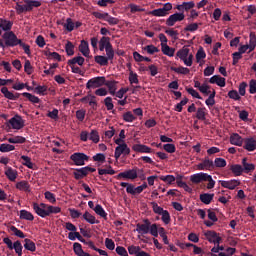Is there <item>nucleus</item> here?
<instances>
[{
	"label": "nucleus",
	"mask_w": 256,
	"mask_h": 256,
	"mask_svg": "<svg viewBox=\"0 0 256 256\" xmlns=\"http://www.w3.org/2000/svg\"><path fill=\"white\" fill-rule=\"evenodd\" d=\"M135 231H137V233L142 237L149 233L150 235H152V237H159V224H151V221H149V219H144L143 224H136Z\"/></svg>",
	"instance_id": "1"
},
{
	"label": "nucleus",
	"mask_w": 256,
	"mask_h": 256,
	"mask_svg": "<svg viewBox=\"0 0 256 256\" xmlns=\"http://www.w3.org/2000/svg\"><path fill=\"white\" fill-rule=\"evenodd\" d=\"M43 5L41 0H22L16 3L15 11L18 15L22 13H29L38 7Z\"/></svg>",
	"instance_id": "2"
},
{
	"label": "nucleus",
	"mask_w": 256,
	"mask_h": 256,
	"mask_svg": "<svg viewBox=\"0 0 256 256\" xmlns=\"http://www.w3.org/2000/svg\"><path fill=\"white\" fill-rule=\"evenodd\" d=\"M191 183L195 185H199V183H203V181H208L207 189H213L215 187V180H213V176L200 172L190 176Z\"/></svg>",
	"instance_id": "3"
},
{
	"label": "nucleus",
	"mask_w": 256,
	"mask_h": 256,
	"mask_svg": "<svg viewBox=\"0 0 256 256\" xmlns=\"http://www.w3.org/2000/svg\"><path fill=\"white\" fill-rule=\"evenodd\" d=\"M176 59H180L186 67H191L193 65V53H191V50H189V47L187 46H184L177 51Z\"/></svg>",
	"instance_id": "4"
},
{
	"label": "nucleus",
	"mask_w": 256,
	"mask_h": 256,
	"mask_svg": "<svg viewBox=\"0 0 256 256\" xmlns=\"http://www.w3.org/2000/svg\"><path fill=\"white\" fill-rule=\"evenodd\" d=\"M151 205L155 215H161V221L164 225H169V223H171V214L169 211L163 209V207L159 206L157 202H151Z\"/></svg>",
	"instance_id": "5"
},
{
	"label": "nucleus",
	"mask_w": 256,
	"mask_h": 256,
	"mask_svg": "<svg viewBox=\"0 0 256 256\" xmlns=\"http://www.w3.org/2000/svg\"><path fill=\"white\" fill-rule=\"evenodd\" d=\"M116 145H118L115 148V152H114V157L116 161H119V159L121 158V155H123V157H127V155H131V148H129L126 142L116 143Z\"/></svg>",
	"instance_id": "6"
},
{
	"label": "nucleus",
	"mask_w": 256,
	"mask_h": 256,
	"mask_svg": "<svg viewBox=\"0 0 256 256\" xmlns=\"http://www.w3.org/2000/svg\"><path fill=\"white\" fill-rule=\"evenodd\" d=\"M99 51H106V55L109 57L115 54V50H113V45L111 44V38L104 36L100 39Z\"/></svg>",
	"instance_id": "7"
},
{
	"label": "nucleus",
	"mask_w": 256,
	"mask_h": 256,
	"mask_svg": "<svg viewBox=\"0 0 256 256\" xmlns=\"http://www.w3.org/2000/svg\"><path fill=\"white\" fill-rule=\"evenodd\" d=\"M3 39L5 40V45H7V47H17V45L21 43V39H18L17 35L12 31L4 33Z\"/></svg>",
	"instance_id": "8"
},
{
	"label": "nucleus",
	"mask_w": 256,
	"mask_h": 256,
	"mask_svg": "<svg viewBox=\"0 0 256 256\" xmlns=\"http://www.w3.org/2000/svg\"><path fill=\"white\" fill-rule=\"evenodd\" d=\"M105 85V76L91 78L86 83V89H99Z\"/></svg>",
	"instance_id": "9"
},
{
	"label": "nucleus",
	"mask_w": 256,
	"mask_h": 256,
	"mask_svg": "<svg viewBox=\"0 0 256 256\" xmlns=\"http://www.w3.org/2000/svg\"><path fill=\"white\" fill-rule=\"evenodd\" d=\"M33 211L38 215V217H42V219H45V217H48L47 207L48 205L45 203H37L34 202L32 204Z\"/></svg>",
	"instance_id": "10"
},
{
	"label": "nucleus",
	"mask_w": 256,
	"mask_h": 256,
	"mask_svg": "<svg viewBox=\"0 0 256 256\" xmlns=\"http://www.w3.org/2000/svg\"><path fill=\"white\" fill-rule=\"evenodd\" d=\"M71 161H73L74 165L83 166L85 165V161H89V156L85 153L76 152L70 156Z\"/></svg>",
	"instance_id": "11"
},
{
	"label": "nucleus",
	"mask_w": 256,
	"mask_h": 256,
	"mask_svg": "<svg viewBox=\"0 0 256 256\" xmlns=\"http://www.w3.org/2000/svg\"><path fill=\"white\" fill-rule=\"evenodd\" d=\"M219 183L221 187L224 189H229L230 191H233L234 189H237L241 185V180L239 179H231V180H219Z\"/></svg>",
	"instance_id": "12"
},
{
	"label": "nucleus",
	"mask_w": 256,
	"mask_h": 256,
	"mask_svg": "<svg viewBox=\"0 0 256 256\" xmlns=\"http://www.w3.org/2000/svg\"><path fill=\"white\" fill-rule=\"evenodd\" d=\"M137 177H138L137 168H134V169L126 170L124 172H120L116 176V179H129L130 181H135Z\"/></svg>",
	"instance_id": "13"
},
{
	"label": "nucleus",
	"mask_w": 256,
	"mask_h": 256,
	"mask_svg": "<svg viewBox=\"0 0 256 256\" xmlns=\"http://www.w3.org/2000/svg\"><path fill=\"white\" fill-rule=\"evenodd\" d=\"M95 171H97L95 168L85 166L80 169H76V171L74 172V177L75 179H83L84 177H87L89 173H95Z\"/></svg>",
	"instance_id": "14"
},
{
	"label": "nucleus",
	"mask_w": 256,
	"mask_h": 256,
	"mask_svg": "<svg viewBox=\"0 0 256 256\" xmlns=\"http://www.w3.org/2000/svg\"><path fill=\"white\" fill-rule=\"evenodd\" d=\"M9 123L12 127V129H16L19 131V129H23L25 127V120L19 115H15L9 120Z\"/></svg>",
	"instance_id": "15"
},
{
	"label": "nucleus",
	"mask_w": 256,
	"mask_h": 256,
	"mask_svg": "<svg viewBox=\"0 0 256 256\" xmlns=\"http://www.w3.org/2000/svg\"><path fill=\"white\" fill-rule=\"evenodd\" d=\"M185 19L184 13H174L170 15L166 20L167 27H173L175 23L183 21Z\"/></svg>",
	"instance_id": "16"
},
{
	"label": "nucleus",
	"mask_w": 256,
	"mask_h": 256,
	"mask_svg": "<svg viewBox=\"0 0 256 256\" xmlns=\"http://www.w3.org/2000/svg\"><path fill=\"white\" fill-rule=\"evenodd\" d=\"M114 58L115 54H112L111 57H109V55H97L94 57V61L95 63H97V65H100L101 67H107V65H109V61H113Z\"/></svg>",
	"instance_id": "17"
},
{
	"label": "nucleus",
	"mask_w": 256,
	"mask_h": 256,
	"mask_svg": "<svg viewBox=\"0 0 256 256\" xmlns=\"http://www.w3.org/2000/svg\"><path fill=\"white\" fill-rule=\"evenodd\" d=\"M204 236L208 242L213 243L214 245H219V243H221V236L215 231H206L204 232Z\"/></svg>",
	"instance_id": "18"
},
{
	"label": "nucleus",
	"mask_w": 256,
	"mask_h": 256,
	"mask_svg": "<svg viewBox=\"0 0 256 256\" xmlns=\"http://www.w3.org/2000/svg\"><path fill=\"white\" fill-rule=\"evenodd\" d=\"M198 171H212L214 169L213 160L205 158L201 163L197 165Z\"/></svg>",
	"instance_id": "19"
},
{
	"label": "nucleus",
	"mask_w": 256,
	"mask_h": 256,
	"mask_svg": "<svg viewBox=\"0 0 256 256\" xmlns=\"http://www.w3.org/2000/svg\"><path fill=\"white\" fill-rule=\"evenodd\" d=\"M80 53L83 55V57H86L89 59L91 57V50L89 49V42L85 40H81L80 45L78 47Z\"/></svg>",
	"instance_id": "20"
},
{
	"label": "nucleus",
	"mask_w": 256,
	"mask_h": 256,
	"mask_svg": "<svg viewBox=\"0 0 256 256\" xmlns=\"http://www.w3.org/2000/svg\"><path fill=\"white\" fill-rule=\"evenodd\" d=\"M244 141L245 140L243 139V137H241V135H239L238 133H232L230 135L231 145H235L236 147H243Z\"/></svg>",
	"instance_id": "21"
},
{
	"label": "nucleus",
	"mask_w": 256,
	"mask_h": 256,
	"mask_svg": "<svg viewBox=\"0 0 256 256\" xmlns=\"http://www.w3.org/2000/svg\"><path fill=\"white\" fill-rule=\"evenodd\" d=\"M132 151H135V153H152L153 149L145 144H134Z\"/></svg>",
	"instance_id": "22"
},
{
	"label": "nucleus",
	"mask_w": 256,
	"mask_h": 256,
	"mask_svg": "<svg viewBox=\"0 0 256 256\" xmlns=\"http://www.w3.org/2000/svg\"><path fill=\"white\" fill-rule=\"evenodd\" d=\"M18 191H23L24 193H31V185L26 180H21L15 185Z\"/></svg>",
	"instance_id": "23"
},
{
	"label": "nucleus",
	"mask_w": 256,
	"mask_h": 256,
	"mask_svg": "<svg viewBox=\"0 0 256 256\" xmlns=\"http://www.w3.org/2000/svg\"><path fill=\"white\" fill-rule=\"evenodd\" d=\"M243 148L246 151H255L256 149V139L253 137L245 138Z\"/></svg>",
	"instance_id": "24"
},
{
	"label": "nucleus",
	"mask_w": 256,
	"mask_h": 256,
	"mask_svg": "<svg viewBox=\"0 0 256 256\" xmlns=\"http://www.w3.org/2000/svg\"><path fill=\"white\" fill-rule=\"evenodd\" d=\"M13 27V22L11 20L0 18V35H2L3 31H11Z\"/></svg>",
	"instance_id": "25"
},
{
	"label": "nucleus",
	"mask_w": 256,
	"mask_h": 256,
	"mask_svg": "<svg viewBox=\"0 0 256 256\" xmlns=\"http://www.w3.org/2000/svg\"><path fill=\"white\" fill-rule=\"evenodd\" d=\"M209 83L212 85H218V87H225L226 81L224 77H221L219 75H214L209 79Z\"/></svg>",
	"instance_id": "26"
},
{
	"label": "nucleus",
	"mask_w": 256,
	"mask_h": 256,
	"mask_svg": "<svg viewBox=\"0 0 256 256\" xmlns=\"http://www.w3.org/2000/svg\"><path fill=\"white\" fill-rule=\"evenodd\" d=\"M82 217L84 221H86V223H89L90 225H99V220H97V218L89 211L84 212Z\"/></svg>",
	"instance_id": "27"
},
{
	"label": "nucleus",
	"mask_w": 256,
	"mask_h": 256,
	"mask_svg": "<svg viewBox=\"0 0 256 256\" xmlns=\"http://www.w3.org/2000/svg\"><path fill=\"white\" fill-rule=\"evenodd\" d=\"M105 87H107L109 93L115 97V92L117 91V81L115 80H105L104 82Z\"/></svg>",
	"instance_id": "28"
},
{
	"label": "nucleus",
	"mask_w": 256,
	"mask_h": 256,
	"mask_svg": "<svg viewBox=\"0 0 256 256\" xmlns=\"http://www.w3.org/2000/svg\"><path fill=\"white\" fill-rule=\"evenodd\" d=\"M1 93L4 95L6 99H9L10 101H17V99H19V96H15V94L9 91V88L5 86L1 88Z\"/></svg>",
	"instance_id": "29"
},
{
	"label": "nucleus",
	"mask_w": 256,
	"mask_h": 256,
	"mask_svg": "<svg viewBox=\"0 0 256 256\" xmlns=\"http://www.w3.org/2000/svg\"><path fill=\"white\" fill-rule=\"evenodd\" d=\"M24 249H26V251H31L32 253H34V251H37V246L35 245V242H33L31 239L25 238Z\"/></svg>",
	"instance_id": "30"
},
{
	"label": "nucleus",
	"mask_w": 256,
	"mask_h": 256,
	"mask_svg": "<svg viewBox=\"0 0 256 256\" xmlns=\"http://www.w3.org/2000/svg\"><path fill=\"white\" fill-rule=\"evenodd\" d=\"M73 250L75 255L77 256H90L89 253L83 251V248L81 246V244H79V242H75L73 244Z\"/></svg>",
	"instance_id": "31"
},
{
	"label": "nucleus",
	"mask_w": 256,
	"mask_h": 256,
	"mask_svg": "<svg viewBox=\"0 0 256 256\" xmlns=\"http://www.w3.org/2000/svg\"><path fill=\"white\" fill-rule=\"evenodd\" d=\"M242 169H243L244 173H251V171H255V164L247 163V158H243Z\"/></svg>",
	"instance_id": "32"
},
{
	"label": "nucleus",
	"mask_w": 256,
	"mask_h": 256,
	"mask_svg": "<svg viewBox=\"0 0 256 256\" xmlns=\"http://www.w3.org/2000/svg\"><path fill=\"white\" fill-rule=\"evenodd\" d=\"M93 211L94 213H96V215L102 217V219H107V212L105 211L103 206H101V204H96L95 208H93Z\"/></svg>",
	"instance_id": "33"
},
{
	"label": "nucleus",
	"mask_w": 256,
	"mask_h": 256,
	"mask_svg": "<svg viewBox=\"0 0 256 256\" xmlns=\"http://www.w3.org/2000/svg\"><path fill=\"white\" fill-rule=\"evenodd\" d=\"M8 143H12L13 145H21L23 143H25V141H27V139L23 136H14V137H10L7 138Z\"/></svg>",
	"instance_id": "34"
},
{
	"label": "nucleus",
	"mask_w": 256,
	"mask_h": 256,
	"mask_svg": "<svg viewBox=\"0 0 256 256\" xmlns=\"http://www.w3.org/2000/svg\"><path fill=\"white\" fill-rule=\"evenodd\" d=\"M85 64V58L82 56H76L70 60H68V65H79L80 67H83Z\"/></svg>",
	"instance_id": "35"
},
{
	"label": "nucleus",
	"mask_w": 256,
	"mask_h": 256,
	"mask_svg": "<svg viewBox=\"0 0 256 256\" xmlns=\"http://www.w3.org/2000/svg\"><path fill=\"white\" fill-rule=\"evenodd\" d=\"M128 81L130 85H139V75H137V73L133 72V70L130 69Z\"/></svg>",
	"instance_id": "36"
},
{
	"label": "nucleus",
	"mask_w": 256,
	"mask_h": 256,
	"mask_svg": "<svg viewBox=\"0 0 256 256\" xmlns=\"http://www.w3.org/2000/svg\"><path fill=\"white\" fill-rule=\"evenodd\" d=\"M205 57H207V53H205L203 47H200L196 53V62L203 65V59H205Z\"/></svg>",
	"instance_id": "37"
},
{
	"label": "nucleus",
	"mask_w": 256,
	"mask_h": 256,
	"mask_svg": "<svg viewBox=\"0 0 256 256\" xmlns=\"http://www.w3.org/2000/svg\"><path fill=\"white\" fill-rule=\"evenodd\" d=\"M159 179H160V181H163L167 185H173L176 181L175 176H173L171 174L159 176Z\"/></svg>",
	"instance_id": "38"
},
{
	"label": "nucleus",
	"mask_w": 256,
	"mask_h": 256,
	"mask_svg": "<svg viewBox=\"0 0 256 256\" xmlns=\"http://www.w3.org/2000/svg\"><path fill=\"white\" fill-rule=\"evenodd\" d=\"M215 194L204 193L200 195V201L204 203V205H209L213 201Z\"/></svg>",
	"instance_id": "39"
},
{
	"label": "nucleus",
	"mask_w": 256,
	"mask_h": 256,
	"mask_svg": "<svg viewBox=\"0 0 256 256\" xmlns=\"http://www.w3.org/2000/svg\"><path fill=\"white\" fill-rule=\"evenodd\" d=\"M196 117L199 119V121H205V119H207V108H198L196 111Z\"/></svg>",
	"instance_id": "40"
},
{
	"label": "nucleus",
	"mask_w": 256,
	"mask_h": 256,
	"mask_svg": "<svg viewBox=\"0 0 256 256\" xmlns=\"http://www.w3.org/2000/svg\"><path fill=\"white\" fill-rule=\"evenodd\" d=\"M20 219H24L25 221H34L35 216L27 210H20Z\"/></svg>",
	"instance_id": "41"
},
{
	"label": "nucleus",
	"mask_w": 256,
	"mask_h": 256,
	"mask_svg": "<svg viewBox=\"0 0 256 256\" xmlns=\"http://www.w3.org/2000/svg\"><path fill=\"white\" fill-rule=\"evenodd\" d=\"M161 51H162L163 55H166L167 57L175 56V48H171L167 44H166V46L161 47Z\"/></svg>",
	"instance_id": "42"
},
{
	"label": "nucleus",
	"mask_w": 256,
	"mask_h": 256,
	"mask_svg": "<svg viewBox=\"0 0 256 256\" xmlns=\"http://www.w3.org/2000/svg\"><path fill=\"white\" fill-rule=\"evenodd\" d=\"M12 249H14L18 256H23V244H21V241H15L12 245Z\"/></svg>",
	"instance_id": "43"
},
{
	"label": "nucleus",
	"mask_w": 256,
	"mask_h": 256,
	"mask_svg": "<svg viewBox=\"0 0 256 256\" xmlns=\"http://www.w3.org/2000/svg\"><path fill=\"white\" fill-rule=\"evenodd\" d=\"M213 165L214 168L223 169V167H227V160L225 158H215Z\"/></svg>",
	"instance_id": "44"
},
{
	"label": "nucleus",
	"mask_w": 256,
	"mask_h": 256,
	"mask_svg": "<svg viewBox=\"0 0 256 256\" xmlns=\"http://www.w3.org/2000/svg\"><path fill=\"white\" fill-rule=\"evenodd\" d=\"M68 239L70 241H75V239H78V241H81V243L85 242V240L83 239V236H81V234L79 232H77V230L74 232H69Z\"/></svg>",
	"instance_id": "45"
},
{
	"label": "nucleus",
	"mask_w": 256,
	"mask_h": 256,
	"mask_svg": "<svg viewBox=\"0 0 256 256\" xmlns=\"http://www.w3.org/2000/svg\"><path fill=\"white\" fill-rule=\"evenodd\" d=\"M22 96L26 97V99H28V101H30V103L37 104V103H40V101H41V99H39V97H37L31 93H28V92H23Z\"/></svg>",
	"instance_id": "46"
},
{
	"label": "nucleus",
	"mask_w": 256,
	"mask_h": 256,
	"mask_svg": "<svg viewBox=\"0 0 256 256\" xmlns=\"http://www.w3.org/2000/svg\"><path fill=\"white\" fill-rule=\"evenodd\" d=\"M65 51H66V55H68V57H72V55H75V45H73V42L68 41L66 43Z\"/></svg>",
	"instance_id": "47"
},
{
	"label": "nucleus",
	"mask_w": 256,
	"mask_h": 256,
	"mask_svg": "<svg viewBox=\"0 0 256 256\" xmlns=\"http://www.w3.org/2000/svg\"><path fill=\"white\" fill-rule=\"evenodd\" d=\"M5 175L9 179V181H15V179H17V170H14L13 168L9 167L5 171Z\"/></svg>",
	"instance_id": "48"
},
{
	"label": "nucleus",
	"mask_w": 256,
	"mask_h": 256,
	"mask_svg": "<svg viewBox=\"0 0 256 256\" xmlns=\"http://www.w3.org/2000/svg\"><path fill=\"white\" fill-rule=\"evenodd\" d=\"M230 170L236 177H239L243 174V167L239 164L232 165Z\"/></svg>",
	"instance_id": "49"
},
{
	"label": "nucleus",
	"mask_w": 256,
	"mask_h": 256,
	"mask_svg": "<svg viewBox=\"0 0 256 256\" xmlns=\"http://www.w3.org/2000/svg\"><path fill=\"white\" fill-rule=\"evenodd\" d=\"M115 173V169H113V167L111 166H108L107 168L98 169L99 175H115Z\"/></svg>",
	"instance_id": "50"
},
{
	"label": "nucleus",
	"mask_w": 256,
	"mask_h": 256,
	"mask_svg": "<svg viewBox=\"0 0 256 256\" xmlns=\"http://www.w3.org/2000/svg\"><path fill=\"white\" fill-rule=\"evenodd\" d=\"M158 235L163 239V243L165 245H169V238H167V232H165V228L158 226Z\"/></svg>",
	"instance_id": "51"
},
{
	"label": "nucleus",
	"mask_w": 256,
	"mask_h": 256,
	"mask_svg": "<svg viewBox=\"0 0 256 256\" xmlns=\"http://www.w3.org/2000/svg\"><path fill=\"white\" fill-rule=\"evenodd\" d=\"M100 139L99 132L97 130H91L89 133V140L93 143H99Z\"/></svg>",
	"instance_id": "52"
},
{
	"label": "nucleus",
	"mask_w": 256,
	"mask_h": 256,
	"mask_svg": "<svg viewBox=\"0 0 256 256\" xmlns=\"http://www.w3.org/2000/svg\"><path fill=\"white\" fill-rule=\"evenodd\" d=\"M11 151H15V146H13L12 144L3 143L0 145L1 153H9Z\"/></svg>",
	"instance_id": "53"
},
{
	"label": "nucleus",
	"mask_w": 256,
	"mask_h": 256,
	"mask_svg": "<svg viewBox=\"0 0 256 256\" xmlns=\"http://www.w3.org/2000/svg\"><path fill=\"white\" fill-rule=\"evenodd\" d=\"M122 117H123V121H125V123H133V121H135V119H137L135 117V115H133V112H131V111L125 112Z\"/></svg>",
	"instance_id": "54"
},
{
	"label": "nucleus",
	"mask_w": 256,
	"mask_h": 256,
	"mask_svg": "<svg viewBox=\"0 0 256 256\" xmlns=\"http://www.w3.org/2000/svg\"><path fill=\"white\" fill-rule=\"evenodd\" d=\"M87 245L90 249H93V251H97V253H99V255H102V256H108L109 254L107 253V251L105 250H101L97 247H95V243H93V241H89L87 242Z\"/></svg>",
	"instance_id": "55"
},
{
	"label": "nucleus",
	"mask_w": 256,
	"mask_h": 256,
	"mask_svg": "<svg viewBox=\"0 0 256 256\" xmlns=\"http://www.w3.org/2000/svg\"><path fill=\"white\" fill-rule=\"evenodd\" d=\"M149 15H152L153 17H167L163 8L154 9L149 12Z\"/></svg>",
	"instance_id": "56"
},
{
	"label": "nucleus",
	"mask_w": 256,
	"mask_h": 256,
	"mask_svg": "<svg viewBox=\"0 0 256 256\" xmlns=\"http://www.w3.org/2000/svg\"><path fill=\"white\" fill-rule=\"evenodd\" d=\"M21 159L23 160L22 165L28 167V169H33L34 165L29 156L22 155Z\"/></svg>",
	"instance_id": "57"
},
{
	"label": "nucleus",
	"mask_w": 256,
	"mask_h": 256,
	"mask_svg": "<svg viewBox=\"0 0 256 256\" xmlns=\"http://www.w3.org/2000/svg\"><path fill=\"white\" fill-rule=\"evenodd\" d=\"M215 95H216V92H215V90H213L210 93L208 99H206V101H205L207 107H213V105H215Z\"/></svg>",
	"instance_id": "58"
},
{
	"label": "nucleus",
	"mask_w": 256,
	"mask_h": 256,
	"mask_svg": "<svg viewBox=\"0 0 256 256\" xmlns=\"http://www.w3.org/2000/svg\"><path fill=\"white\" fill-rule=\"evenodd\" d=\"M47 212H48V217L49 215H53V214L57 215V213H61V207L48 205Z\"/></svg>",
	"instance_id": "59"
},
{
	"label": "nucleus",
	"mask_w": 256,
	"mask_h": 256,
	"mask_svg": "<svg viewBox=\"0 0 256 256\" xmlns=\"http://www.w3.org/2000/svg\"><path fill=\"white\" fill-rule=\"evenodd\" d=\"M64 29H66V31H68L69 33H71L73 29H75V23H73V19L71 18L66 19V23L64 24Z\"/></svg>",
	"instance_id": "60"
},
{
	"label": "nucleus",
	"mask_w": 256,
	"mask_h": 256,
	"mask_svg": "<svg viewBox=\"0 0 256 256\" xmlns=\"http://www.w3.org/2000/svg\"><path fill=\"white\" fill-rule=\"evenodd\" d=\"M104 21H106V23H108L110 25H119V18H115V17L109 15V13L106 14V18Z\"/></svg>",
	"instance_id": "61"
},
{
	"label": "nucleus",
	"mask_w": 256,
	"mask_h": 256,
	"mask_svg": "<svg viewBox=\"0 0 256 256\" xmlns=\"http://www.w3.org/2000/svg\"><path fill=\"white\" fill-rule=\"evenodd\" d=\"M229 99H233V101H241V95L237 90H230L228 92Z\"/></svg>",
	"instance_id": "62"
},
{
	"label": "nucleus",
	"mask_w": 256,
	"mask_h": 256,
	"mask_svg": "<svg viewBox=\"0 0 256 256\" xmlns=\"http://www.w3.org/2000/svg\"><path fill=\"white\" fill-rule=\"evenodd\" d=\"M34 93H37V95H45L47 93V86L45 85H38L34 88Z\"/></svg>",
	"instance_id": "63"
},
{
	"label": "nucleus",
	"mask_w": 256,
	"mask_h": 256,
	"mask_svg": "<svg viewBox=\"0 0 256 256\" xmlns=\"http://www.w3.org/2000/svg\"><path fill=\"white\" fill-rule=\"evenodd\" d=\"M249 53H251V51H255V47H256V37L255 35H250V40H249Z\"/></svg>",
	"instance_id": "64"
}]
</instances>
